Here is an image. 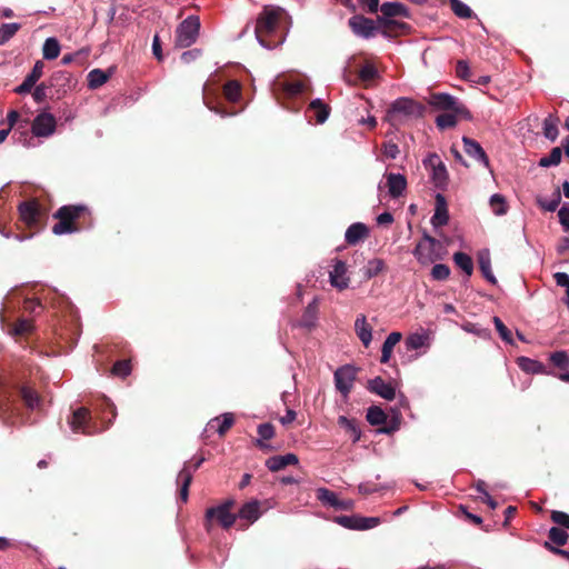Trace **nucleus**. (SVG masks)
<instances>
[{
  "instance_id": "c03bdc74",
  "label": "nucleus",
  "mask_w": 569,
  "mask_h": 569,
  "mask_svg": "<svg viewBox=\"0 0 569 569\" xmlns=\"http://www.w3.org/2000/svg\"><path fill=\"white\" fill-rule=\"evenodd\" d=\"M490 207L495 214L502 216L508 211V204L506 198L500 193H495L490 198Z\"/></svg>"
},
{
  "instance_id": "338daca9",
  "label": "nucleus",
  "mask_w": 569,
  "mask_h": 569,
  "mask_svg": "<svg viewBox=\"0 0 569 569\" xmlns=\"http://www.w3.org/2000/svg\"><path fill=\"white\" fill-rule=\"evenodd\" d=\"M456 73L459 78L463 79V80H469L470 79V68L467 63V61L465 60H459L456 64Z\"/></svg>"
},
{
  "instance_id": "58836bf2",
  "label": "nucleus",
  "mask_w": 569,
  "mask_h": 569,
  "mask_svg": "<svg viewBox=\"0 0 569 569\" xmlns=\"http://www.w3.org/2000/svg\"><path fill=\"white\" fill-rule=\"evenodd\" d=\"M32 97L34 101L38 103L44 101L46 99H57L52 88L49 86L47 81L41 82L39 86L36 87Z\"/></svg>"
},
{
  "instance_id": "423d86ee",
  "label": "nucleus",
  "mask_w": 569,
  "mask_h": 569,
  "mask_svg": "<svg viewBox=\"0 0 569 569\" xmlns=\"http://www.w3.org/2000/svg\"><path fill=\"white\" fill-rule=\"evenodd\" d=\"M20 220L31 230H42L48 219L47 209L37 200L23 201L18 207Z\"/></svg>"
},
{
  "instance_id": "bb28decb",
  "label": "nucleus",
  "mask_w": 569,
  "mask_h": 569,
  "mask_svg": "<svg viewBox=\"0 0 569 569\" xmlns=\"http://www.w3.org/2000/svg\"><path fill=\"white\" fill-rule=\"evenodd\" d=\"M401 339H402V335L400 332H398V331L391 332L387 337V339L385 340V342L382 345V348H381V358H380V362L381 363H388L389 362L395 346L398 342H400Z\"/></svg>"
},
{
  "instance_id": "69168bd1",
  "label": "nucleus",
  "mask_w": 569,
  "mask_h": 569,
  "mask_svg": "<svg viewBox=\"0 0 569 569\" xmlns=\"http://www.w3.org/2000/svg\"><path fill=\"white\" fill-rule=\"evenodd\" d=\"M358 3L367 13H377L381 7L379 0H358Z\"/></svg>"
},
{
  "instance_id": "412c9836",
  "label": "nucleus",
  "mask_w": 569,
  "mask_h": 569,
  "mask_svg": "<svg viewBox=\"0 0 569 569\" xmlns=\"http://www.w3.org/2000/svg\"><path fill=\"white\" fill-rule=\"evenodd\" d=\"M462 142H463V147H465V152L468 156L480 161L486 167H489L488 156L486 154L483 148L480 146L479 142H477L476 140L468 138V137H463Z\"/></svg>"
},
{
  "instance_id": "79ce46f5",
  "label": "nucleus",
  "mask_w": 569,
  "mask_h": 569,
  "mask_svg": "<svg viewBox=\"0 0 569 569\" xmlns=\"http://www.w3.org/2000/svg\"><path fill=\"white\" fill-rule=\"evenodd\" d=\"M453 261L458 268L466 272L467 276L472 274L473 261L469 254L465 252H456L453 254Z\"/></svg>"
},
{
  "instance_id": "473e14b6",
  "label": "nucleus",
  "mask_w": 569,
  "mask_h": 569,
  "mask_svg": "<svg viewBox=\"0 0 569 569\" xmlns=\"http://www.w3.org/2000/svg\"><path fill=\"white\" fill-rule=\"evenodd\" d=\"M223 96L230 102H237L241 98V84L237 80H229L223 86Z\"/></svg>"
},
{
  "instance_id": "a18cd8bd",
  "label": "nucleus",
  "mask_w": 569,
  "mask_h": 569,
  "mask_svg": "<svg viewBox=\"0 0 569 569\" xmlns=\"http://www.w3.org/2000/svg\"><path fill=\"white\" fill-rule=\"evenodd\" d=\"M383 426L381 428H379V432L380 433H386V435H392L395 431H397L399 428H400V425H401V415L400 412H395L393 416L388 419L387 418V422L382 423Z\"/></svg>"
},
{
  "instance_id": "6e6552de",
  "label": "nucleus",
  "mask_w": 569,
  "mask_h": 569,
  "mask_svg": "<svg viewBox=\"0 0 569 569\" xmlns=\"http://www.w3.org/2000/svg\"><path fill=\"white\" fill-rule=\"evenodd\" d=\"M233 505V500H227L219 506L208 508L206 511V528L209 530L213 520L224 529L231 528L237 519V516L231 512Z\"/></svg>"
},
{
  "instance_id": "9b49d317",
  "label": "nucleus",
  "mask_w": 569,
  "mask_h": 569,
  "mask_svg": "<svg viewBox=\"0 0 569 569\" xmlns=\"http://www.w3.org/2000/svg\"><path fill=\"white\" fill-rule=\"evenodd\" d=\"M68 423L74 433L93 435L91 427V411L86 407H80L72 411L68 418Z\"/></svg>"
},
{
  "instance_id": "de8ad7c7",
  "label": "nucleus",
  "mask_w": 569,
  "mask_h": 569,
  "mask_svg": "<svg viewBox=\"0 0 569 569\" xmlns=\"http://www.w3.org/2000/svg\"><path fill=\"white\" fill-rule=\"evenodd\" d=\"M450 8L461 19H469L473 14L472 10L460 0H450Z\"/></svg>"
},
{
  "instance_id": "1a4fd4ad",
  "label": "nucleus",
  "mask_w": 569,
  "mask_h": 569,
  "mask_svg": "<svg viewBox=\"0 0 569 569\" xmlns=\"http://www.w3.org/2000/svg\"><path fill=\"white\" fill-rule=\"evenodd\" d=\"M204 458L193 457L191 460L187 461L183 466V468L180 470L177 477V483L180 487L179 489V497L182 502L188 501L189 497V487L193 479V473L200 468V466L203 463Z\"/></svg>"
},
{
  "instance_id": "6ab92c4d",
  "label": "nucleus",
  "mask_w": 569,
  "mask_h": 569,
  "mask_svg": "<svg viewBox=\"0 0 569 569\" xmlns=\"http://www.w3.org/2000/svg\"><path fill=\"white\" fill-rule=\"evenodd\" d=\"M369 237V228L362 222L350 224L345 233V240L349 246H356Z\"/></svg>"
},
{
  "instance_id": "39448f33",
  "label": "nucleus",
  "mask_w": 569,
  "mask_h": 569,
  "mask_svg": "<svg viewBox=\"0 0 569 569\" xmlns=\"http://www.w3.org/2000/svg\"><path fill=\"white\" fill-rule=\"evenodd\" d=\"M423 114V107L409 98H398L387 110L386 120L393 127L400 126L409 118H419Z\"/></svg>"
},
{
  "instance_id": "13d9d810",
  "label": "nucleus",
  "mask_w": 569,
  "mask_h": 569,
  "mask_svg": "<svg viewBox=\"0 0 569 569\" xmlns=\"http://www.w3.org/2000/svg\"><path fill=\"white\" fill-rule=\"evenodd\" d=\"M551 520L557 525V527L569 530V515L559 511L552 510L550 515Z\"/></svg>"
},
{
  "instance_id": "cd10ccee",
  "label": "nucleus",
  "mask_w": 569,
  "mask_h": 569,
  "mask_svg": "<svg viewBox=\"0 0 569 569\" xmlns=\"http://www.w3.org/2000/svg\"><path fill=\"white\" fill-rule=\"evenodd\" d=\"M409 30L410 26L408 23L390 19L388 26H386V30L382 31V36L386 38H396L408 33Z\"/></svg>"
},
{
  "instance_id": "8fccbe9b",
  "label": "nucleus",
  "mask_w": 569,
  "mask_h": 569,
  "mask_svg": "<svg viewBox=\"0 0 569 569\" xmlns=\"http://www.w3.org/2000/svg\"><path fill=\"white\" fill-rule=\"evenodd\" d=\"M380 518L378 517H361L357 516L356 530H368L380 525Z\"/></svg>"
},
{
  "instance_id": "4c0bfd02",
  "label": "nucleus",
  "mask_w": 569,
  "mask_h": 569,
  "mask_svg": "<svg viewBox=\"0 0 569 569\" xmlns=\"http://www.w3.org/2000/svg\"><path fill=\"white\" fill-rule=\"evenodd\" d=\"M278 86L289 97L300 94L306 89V83L302 80L282 81L278 82Z\"/></svg>"
},
{
  "instance_id": "052dcab7",
  "label": "nucleus",
  "mask_w": 569,
  "mask_h": 569,
  "mask_svg": "<svg viewBox=\"0 0 569 569\" xmlns=\"http://www.w3.org/2000/svg\"><path fill=\"white\" fill-rule=\"evenodd\" d=\"M450 276V268L447 264L438 263L431 269V277L435 280H446Z\"/></svg>"
},
{
  "instance_id": "f257e3e1",
  "label": "nucleus",
  "mask_w": 569,
  "mask_h": 569,
  "mask_svg": "<svg viewBox=\"0 0 569 569\" xmlns=\"http://www.w3.org/2000/svg\"><path fill=\"white\" fill-rule=\"evenodd\" d=\"M428 104L436 110L443 111L436 118V124L440 130L455 128L459 119L471 120L468 108L456 97L445 92H433L428 99Z\"/></svg>"
},
{
  "instance_id": "e2e57ef3",
  "label": "nucleus",
  "mask_w": 569,
  "mask_h": 569,
  "mask_svg": "<svg viewBox=\"0 0 569 569\" xmlns=\"http://www.w3.org/2000/svg\"><path fill=\"white\" fill-rule=\"evenodd\" d=\"M43 68H44V63H43V61L38 60V61L34 63V66H33V68H32L31 72H30L29 74H27L26 79L36 86L37 81H38V80L42 77V74H43Z\"/></svg>"
},
{
  "instance_id": "864d4df0",
  "label": "nucleus",
  "mask_w": 569,
  "mask_h": 569,
  "mask_svg": "<svg viewBox=\"0 0 569 569\" xmlns=\"http://www.w3.org/2000/svg\"><path fill=\"white\" fill-rule=\"evenodd\" d=\"M317 498L323 502L325 505H329L330 507H333L338 503V500L339 498L337 497V495L327 489V488H320L318 489L317 491Z\"/></svg>"
},
{
  "instance_id": "a211bd4d",
  "label": "nucleus",
  "mask_w": 569,
  "mask_h": 569,
  "mask_svg": "<svg viewBox=\"0 0 569 569\" xmlns=\"http://www.w3.org/2000/svg\"><path fill=\"white\" fill-rule=\"evenodd\" d=\"M330 283L338 290H345L349 286V278L347 277V264L345 261L336 259L333 269L330 271Z\"/></svg>"
},
{
  "instance_id": "5701e85b",
  "label": "nucleus",
  "mask_w": 569,
  "mask_h": 569,
  "mask_svg": "<svg viewBox=\"0 0 569 569\" xmlns=\"http://www.w3.org/2000/svg\"><path fill=\"white\" fill-rule=\"evenodd\" d=\"M387 187L392 198H399L407 188V179L400 173L390 172L387 174Z\"/></svg>"
},
{
  "instance_id": "37998d69",
  "label": "nucleus",
  "mask_w": 569,
  "mask_h": 569,
  "mask_svg": "<svg viewBox=\"0 0 569 569\" xmlns=\"http://www.w3.org/2000/svg\"><path fill=\"white\" fill-rule=\"evenodd\" d=\"M386 269V263L380 258H375L368 261L365 270V276L368 279L377 277Z\"/></svg>"
},
{
  "instance_id": "ea45409f",
  "label": "nucleus",
  "mask_w": 569,
  "mask_h": 569,
  "mask_svg": "<svg viewBox=\"0 0 569 569\" xmlns=\"http://www.w3.org/2000/svg\"><path fill=\"white\" fill-rule=\"evenodd\" d=\"M109 80V74L101 69H93L88 73V86L90 89H97Z\"/></svg>"
},
{
  "instance_id": "393cba45",
  "label": "nucleus",
  "mask_w": 569,
  "mask_h": 569,
  "mask_svg": "<svg viewBox=\"0 0 569 569\" xmlns=\"http://www.w3.org/2000/svg\"><path fill=\"white\" fill-rule=\"evenodd\" d=\"M355 331L363 346L368 347L372 340V327L367 322L365 315H359L357 317L355 321Z\"/></svg>"
},
{
  "instance_id": "4d7b16f0",
  "label": "nucleus",
  "mask_w": 569,
  "mask_h": 569,
  "mask_svg": "<svg viewBox=\"0 0 569 569\" xmlns=\"http://www.w3.org/2000/svg\"><path fill=\"white\" fill-rule=\"evenodd\" d=\"M550 361L553 366L560 369H567L569 367V356L566 351H556L551 353Z\"/></svg>"
},
{
  "instance_id": "774afa93",
  "label": "nucleus",
  "mask_w": 569,
  "mask_h": 569,
  "mask_svg": "<svg viewBox=\"0 0 569 569\" xmlns=\"http://www.w3.org/2000/svg\"><path fill=\"white\" fill-rule=\"evenodd\" d=\"M558 217L565 230L569 231V203H565L558 211Z\"/></svg>"
},
{
  "instance_id": "e433bc0d",
  "label": "nucleus",
  "mask_w": 569,
  "mask_h": 569,
  "mask_svg": "<svg viewBox=\"0 0 569 569\" xmlns=\"http://www.w3.org/2000/svg\"><path fill=\"white\" fill-rule=\"evenodd\" d=\"M548 541L555 547L565 546L569 539V535L565 529L559 527H551L548 532Z\"/></svg>"
},
{
  "instance_id": "c756f323",
  "label": "nucleus",
  "mask_w": 569,
  "mask_h": 569,
  "mask_svg": "<svg viewBox=\"0 0 569 569\" xmlns=\"http://www.w3.org/2000/svg\"><path fill=\"white\" fill-rule=\"evenodd\" d=\"M308 110L315 112L317 123H323L328 119L331 109L321 99H315L309 103Z\"/></svg>"
},
{
  "instance_id": "bf43d9fd",
  "label": "nucleus",
  "mask_w": 569,
  "mask_h": 569,
  "mask_svg": "<svg viewBox=\"0 0 569 569\" xmlns=\"http://www.w3.org/2000/svg\"><path fill=\"white\" fill-rule=\"evenodd\" d=\"M493 323H495V327H496L500 338L503 341L511 343L512 342L511 331L506 327V325L502 322V320L498 317H493Z\"/></svg>"
},
{
  "instance_id": "a19ab883",
  "label": "nucleus",
  "mask_w": 569,
  "mask_h": 569,
  "mask_svg": "<svg viewBox=\"0 0 569 569\" xmlns=\"http://www.w3.org/2000/svg\"><path fill=\"white\" fill-rule=\"evenodd\" d=\"M367 421L371 426H380L385 422H387V415L386 412L378 406H371L367 410Z\"/></svg>"
},
{
  "instance_id": "4be33fe9",
  "label": "nucleus",
  "mask_w": 569,
  "mask_h": 569,
  "mask_svg": "<svg viewBox=\"0 0 569 569\" xmlns=\"http://www.w3.org/2000/svg\"><path fill=\"white\" fill-rule=\"evenodd\" d=\"M449 221V213L447 209V202L442 194L438 193L436 196V209L435 213L431 218V223L433 227H442L447 224Z\"/></svg>"
},
{
  "instance_id": "49530a36",
  "label": "nucleus",
  "mask_w": 569,
  "mask_h": 569,
  "mask_svg": "<svg viewBox=\"0 0 569 569\" xmlns=\"http://www.w3.org/2000/svg\"><path fill=\"white\" fill-rule=\"evenodd\" d=\"M32 330V323L30 320L20 319L9 329V333L13 337H21L29 333Z\"/></svg>"
},
{
  "instance_id": "2f4dec72",
  "label": "nucleus",
  "mask_w": 569,
  "mask_h": 569,
  "mask_svg": "<svg viewBox=\"0 0 569 569\" xmlns=\"http://www.w3.org/2000/svg\"><path fill=\"white\" fill-rule=\"evenodd\" d=\"M258 435L260 439L256 440V446L262 450L269 449V446L263 440H270L274 437V427L270 422L261 423L258 426Z\"/></svg>"
},
{
  "instance_id": "680f3d73",
  "label": "nucleus",
  "mask_w": 569,
  "mask_h": 569,
  "mask_svg": "<svg viewBox=\"0 0 569 569\" xmlns=\"http://www.w3.org/2000/svg\"><path fill=\"white\" fill-rule=\"evenodd\" d=\"M405 343L408 351L417 350L425 345V337L419 333L410 335Z\"/></svg>"
},
{
  "instance_id": "dca6fc26",
  "label": "nucleus",
  "mask_w": 569,
  "mask_h": 569,
  "mask_svg": "<svg viewBox=\"0 0 569 569\" xmlns=\"http://www.w3.org/2000/svg\"><path fill=\"white\" fill-rule=\"evenodd\" d=\"M56 118L48 112L39 113L32 121L31 131L36 137H49L56 130Z\"/></svg>"
},
{
  "instance_id": "c85d7f7f",
  "label": "nucleus",
  "mask_w": 569,
  "mask_h": 569,
  "mask_svg": "<svg viewBox=\"0 0 569 569\" xmlns=\"http://www.w3.org/2000/svg\"><path fill=\"white\" fill-rule=\"evenodd\" d=\"M318 315V300L313 299L305 309L300 319V326L311 329L315 327Z\"/></svg>"
},
{
  "instance_id": "6e6d98bb",
  "label": "nucleus",
  "mask_w": 569,
  "mask_h": 569,
  "mask_svg": "<svg viewBox=\"0 0 569 569\" xmlns=\"http://www.w3.org/2000/svg\"><path fill=\"white\" fill-rule=\"evenodd\" d=\"M18 23H4L0 27V43L3 44L19 30Z\"/></svg>"
},
{
  "instance_id": "9d476101",
  "label": "nucleus",
  "mask_w": 569,
  "mask_h": 569,
  "mask_svg": "<svg viewBox=\"0 0 569 569\" xmlns=\"http://www.w3.org/2000/svg\"><path fill=\"white\" fill-rule=\"evenodd\" d=\"M439 242L428 233H425L422 239L417 243L413 256L423 266L433 263L440 257L436 253V246Z\"/></svg>"
},
{
  "instance_id": "72a5a7b5",
  "label": "nucleus",
  "mask_w": 569,
  "mask_h": 569,
  "mask_svg": "<svg viewBox=\"0 0 569 569\" xmlns=\"http://www.w3.org/2000/svg\"><path fill=\"white\" fill-rule=\"evenodd\" d=\"M558 122H559V118L555 117L553 114H549L543 120L542 130H543V136L547 139L555 141L558 138V134H559Z\"/></svg>"
},
{
  "instance_id": "2eb2a0df",
  "label": "nucleus",
  "mask_w": 569,
  "mask_h": 569,
  "mask_svg": "<svg viewBox=\"0 0 569 569\" xmlns=\"http://www.w3.org/2000/svg\"><path fill=\"white\" fill-rule=\"evenodd\" d=\"M423 163L431 169L436 187L443 188L448 182V171L440 157L437 153H431Z\"/></svg>"
},
{
  "instance_id": "7c9ffc66",
  "label": "nucleus",
  "mask_w": 569,
  "mask_h": 569,
  "mask_svg": "<svg viewBox=\"0 0 569 569\" xmlns=\"http://www.w3.org/2000/svg\"><path fill=\"white\" fill-rule=\"evenodd\" d=\"M338 425L352 438L353 442L360 440L361 431L356 419H348L345 416L338 418Z\"/></svg>"
},
{
  "instance_id": "f8f14e48",
  "label": "nucleus",
  "mask_w": 569,
  "mask_h": 569,
  "mask_svg": "<svg viewBox=\"0 0 569 569\" xmlns=\"http://www.w3.org/2000/svg\"><path fill=\"white\" fill-rule=\"evenodd\" d=\"M348 27L355 36L363 39H370L377 34L375 20L367 18L363 14H355L349 18Z\"/></svg>"
},
{
  "instance_id": "a878e982",
  "label": "nucleus",
  "mask_w": 569,
  "mask_h": 569,
  "mask_svg": "<svg viewBox=\"0 0 569 569\" xmlns=\"http://www.w3.org/2000/svg\"><path fill=\"white\" fill-rule=\"evenodd\" d=\"M380 11L389 19L409 17L408 8L403 3L397 1L382 3L380 7Z\"/></svg>"
},
{
  "instance_id": "20e7f679",
  "label": "nucleus",
  "mask_w": 569,
  "mask_h": 569,
  "mask_svg": "<svg viewBox=\"0 0 569 569\" xmlns=\"http://www.w3.org/2000/svg\"><path fill=\"white\" fill-rule=\"evenodd\" d=\"M33 410L40 405V397L36 390L29 386H21L13 395L9 396L0 403V413L3 419L10 420L19 415V402Z\"/></svg>"
},
{
  "instance_id": "603ef678",
  "label": "nucleus",
  "mask_w": 569,
  "mask_h": 569,
  "mask_svg": "<svg viewBox=\"0 0 569 569\" xmlns=\"http://www.w3.org/2000/svg\"><path fill=\"white\" fill-rule=\"evenodd\" d=\"M378 76L376 67L371 63H366L358 71V78L360 81L367 83L372 81Z\"/></svg>"
},
{
  "instance_id": "f3484780",
  "label": "nucleus",
  "mask_w": 569,
  "mask_h": 569,
  "mask_svg": "<svg viewBox=\"0 0 569 569\" xmlns=\"http://www.w3.org/2000/svg\"><path fill=\"white\" fill-rule=\"evenodd\" d=\"M367 388L370 392L376 393L386 400L391 401L396 398V388L391 382H386L381 377L370 379Z\"/></svg>"
},
{
  "instance_id": "b1692460",
  "label": "nucleus",
  "mask_w": 569,
  "mask_h": 569,
  "mask_svg": "<svg viewBox=\"0 0 569 569\" xmlns=\"http://www.w3.org/2000/svg\"><path fill=\"white\" fill-rule=\"evenodd\" d=\"M241 520L247 521V526L257 521L260 517V503L257 500L246 502L236 515Z\"/></svg>"
},
{
  "instance_id": "3c124183",
  "label": "nucleus",
  "mask_w": 569,
  "mask_h": 569,
  "mask_svg": "<svg viewBox=\"0 0 569 569\" xmlns=\"http://www.w3.org/2000/svg\"><path fill=\"white\" fill-rule=\"evenodd\" d=\"M479 268L483 277L492 284L497 283V279L491 271V261L489 257L481 256L479 258Z\"/></svg>"
},
{
  "instance_id": "7ed1b4c3",
  "label": "nucleus",
  "mask_w": 569,
  "mask_h": 569,
  "mask_svg": "<svg viewBox=\"0 0 569 569\" xmlns=\"http://www.w3.org/2000/svg\"><path fill=\"white\" fill-rule=\"evenodd\" d=\"M283 11L266 7L258 16L254 33L258 41L266 48H274L282 42L279 24Z\"/></svg>"
},
{
  "instance_id": "4468645a",
  "label": "nucleus",
  "mask_w": 569,
  "mask_h": 569,
  "mask_svg": "<svg viewBox=\"0 0 569 569\" xmlns=\"http://www.w3.org/2000/svg\"><path fill=\"white\" fill-rule=\"evenodd\" d=\"M47 82L52 88L57 99L63 97L67 91L76 84V80L72 78V76L69 72L62 70L53 72Z\"/></svg>"
},
{
  "instance_id": "0eeeda50",
  "label": "nucleus",
  "mask_w": 569,
  "mask_h": 569,
  "mask_svg": "<svg viewBox=\"0 0 569 569\" xmlns=\"http://www.w3.org/2000/svg\"><path fill=\"white\" fill-rule=\"evenodd\" d=\"M200 19L198 16H189L176 30V47L188 48L193 44L199 36Z\"/></svg>"
},
{
  "instance_id": "aec40b11",
  "label": "nucleus",
  "mask_w": 569,
  "mask_h": 569,
  "mask_svg": "<svg viewBox=\"0 0 569 569\" xmlns=\"http://www.w3.org/2000/svg\"><path fill=\"white\" fill-rule=\"evenodd\" d=\"M298 462L299 459L297 455L287 453L283 456H272L268 458L266 461V466L270 471L277 472L284 469L287 466L298 465Z\"/></svg>"
},
{
  "instance_id": "c9c22d12",
  "label": "nucleus",
  "mask_w": 569,
  "mask_h": 569,
  "mask_svg": "<svg viewBox=\"0 0 569 569\" xmlns=\"http://www.w3.org/2000/svg\"><path fill=\"white\" fill-rule=\"evenodd\" d=\"M60 43L56 38H48L46 39L43 47H42V54L43 58L47 60H53L57 59L60 54Z\"/></svg>"
},
{
  "instance_id": "0e129e2a",
  "label": "nucleus",
  "mask_w": 569,
  "mask_h": 569,
  "mask_svg": "<svg viewBox=\"0 0 569 569\" xmlns=\"http://www.w3.org/2000/svg\"><path fill=\"white\" fill-rule=\"evenodd\" d=\"M234 419L231 413L222 415V420L217 429L220 436H224L226 432L233 426Z\"/></svg>"
},
{
  "instance_id": "09e8293b",
  "label": "nucleus",
  "mask_w": 569,
  "mask_h": 569,
  "mask_svg": "<svg viewBox=\"0 0 569 569\" xmlns=\"http://www.w3.org/2000/svg\"><path fill=\"white\" fill-rule=\"evenodd\" d=\"M560 202H561V193H560L559 189H557L553 192V197L549 201L543 200L541 198L537 199V203L539 204V207L549 212L556 211L558 206L560 204Z\"/></svg>"
},
{
  "instance_id": "ddd939ff",
  "label": "nucleus",
  "mask_w": 569,
  "mask_h": 569,
  "mask_svg": "<svg viewBox=\"0 0 569 569\" xmlns=\"http://www.w3.org/2000/svg\"><path fill=\"white\" fill-rule=\"evenodd\" d=\"M356 378L357 369L353 366L346 365L338 368L335 372V385L337 390L343 397H347L352 389Z\"/></svg>"
},
{
  "instance_id": "5fc2aeb1",
  "label": "nucleus",
  "mask_w": 569,
  "mask_h": 569,
  "mask_svg": "<svg viewBox=\"0 0 569 569\" xmlns=\"http://www.w3.org/2000/svg\"><path fill=\"white\" fill-rule=\"evenodd\" d=\"M111 372L114 376H118V377H121V378H126L131 372L130 361L129 360H118V361H116L113 363V366H112Z\"/></svg>"
},
{
  "instance_id": "f704fd0d",
  "label": "nucleus",
  "mask_w": 569,
  "mask_h": 569,
  "mask_svg": "<svg viewBox=\"0 0 569 569\" xmlns=\"http://www.w3.org/2000/svg\"><path fill=\"white\" fill-rule=\"evenodd\" d=\"M203 103L213 112L224 118L237 113L236 110H228L221 103H214L213 99L207 93V86L203 87Z\"/></svg>"
},
{
  "instance_id": "f03ea898",
  "label": "nucleus",
  "mask_w": 569,
  "mask_h": 569,
  "mask_svg": "<svg viewBox=\"0 0 569 569\" xmlns=\"http://www.w3.org/2000/svg\"><path fill=\"white\" fill-rule=\"evenodd\" d=\"M53 218L58 222L52 227L57 236L78 232L91 223V212L84 204H67L60 207Z\"/></svg>"
}]
</instances>
